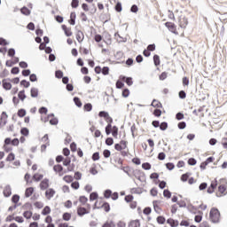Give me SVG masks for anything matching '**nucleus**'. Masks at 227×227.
I'll use <instances>...</instances> for the list:
<instances>
[{
    "mask_svg": "<svg viewBox=\"0 0 227 227\" xmlns=\"http://www.w3.org/2000/svg\"><path fill=\"white\" fill-rule=\"evenodd\" d=\"M178 95L179 98H181L182 100L187 98V93H185V90H180Z\"/></svg>",
    "mask_w": 227,
    "mask_h": 227,
    "instance_id": "603ef678",
    "label": "nucleus"
},
{
    "mask_svg": "<svg viewBox=\"0 0 227 227\" xmlns=\"http://www.w3.org/2000/svg\"><path fill=\"white\" fill-rule=\"evenodd\" d=\"M98 193L97 192H93L90 195V201H95V200H98Z\"/></svg>",
    "mask_w": 227,
    "mask_h": 227,
    "instance_id": "bb28decb",
    "label": "nucleus"
},
{
    "mask_svg": "<svg viewBox=\"0 0 227 227\" xmlns=\"http://www.w3.org/2000/svg\"><path fill=\"white\" fill-rule=\"evenodd\" d=\"M18 116L20 118H24V116H26V109L21 108L18 111Z\"/></svg>",
    "mask_w": 227,
    "mask_h": 227,
    "instance_id": "4c0bfd02",
    "label": "nucleus"
},
{
    "mask_svg": "<svg viewBox=\"0 0 227 227\" xmlns=\"http://www.w3.org/2000/svg\"><path fill=\"white\" fill-rule=\"evenodd\" d=\"M163 196L164 198H168V200H169V198H171V192H169V190H164Z\"/></svg>",
    "mask_w": 227,
    "mask_h": 227,
    "instance_id": "4d7b16f0",
    "label": "nucleus"
},
{
    "mask_svg": "<svg viewBox=\"0 0 227 227\" xmlns=\"http://www.w3.org/2000/svg\"><path fill=\"white\" fill-rule=\"evenodd\" d=\"M151 106L153 107H156L157 109L162 108V103L159 102V100H157V99H153Z\"/></svg>",
    "mask_w": 227,
    "mask_h": 227,
    "instance_id": "ddd939ff",
    "label": "nucleus"
},
{
    "mask_svg": "<svg viewBox=\"0 0 227 227\" xmlns=\"http://www.w3.org/2000/svg\"><path fill=\"white\" fill-rule=\"evenodd\" d=\"M76 40L79 42V43H81V42H82V40H84V34L82 33V31L79 30L77 32Z\"/></svg>",
    "mask_w": 227,
    "mask_h": 227,
    "instance_id": "f3484780",
    "label": "nucleus"
},
{
    "mask_svg": "<svg viewBox=\"0 0 227 227\" xmlns=\"http://www.w3.org/2000/svg\"><path fill=\"white\" fill-rule=\"evenodd\" d=\"M168 224H169L171 227H177L178 226V221L174 220L172 218H168L167 220Z\"/></svg>",
    "mask_w": 227,
    "mask_h": 227,
    "instance_id": "2eb2a0df",
    "label": "nucleus"
},
{
    "mask_svg": "<svg viewBox=\"0 0 227 227\" xmlns=\"http://www.w3.org/2000/svg\"><path fill=\"white\" fill-rule=\"evenodd\" d=\"M189 176H191V173H185L181 176L182 182H187L189 180Z\"/></svg>",
    "mask_w": 227,
    "mask_h": 227,
    "instance_id": "c9c22d12",
    "label": "nucleus"
},
{
    "mask_svg": "<svg viewBox=\"0 0 227 227\" xmlns=\"http://www.w3.org/2000/svg\"><path fill=\"white\" fill-rule=\"evenodd\" d=\"M112 136H114V137H118V127L114 126L112 128Z\"/></svg>",
    "mask_w": 227,
    "mask_h": 227,
    "instance_id": "ea45409f",
    "label": "nucleus"
},
{
    "mask_svg": "<svg viewBox=\"0 0 227 227\" xmlns=\"http://www.w3.org/2000/svg\"><path fill=\"white\" fill-rule=\"evenodd\" d=\"M122 10V7H121V3L118 2L116 4H115V11L120 13V12H121Z\"/></svg>",
    "mask_w": 227,
    "mask_h": 227,
    "instance_id": "e2e57ef3",
    "label": "nucleus"
},
{
    "mask_svg": "<svg viewBox=\"0 0 227 227\" xmlns=\"http://www.w3.org/2000/svg\"><path fill=\"white\" fill-rule=\"evenodd\" d=\"M20 72V69L18 67H14L11 70V74H12L13 75H17V74H19Z\"/></svg>",
    "mask_w": 227,
    "mask_h": 227,
    "instance_id": "de8ad7c7",
    "label": "nucleus"
},
{
    "mask_svg": "<svg viewBox=\"0 0 227 227\" xmlns=\"http://www.w3.org/2000/svg\"><path fill=\"white\" fill-rule=\"evenodd\" d=\"M92 160H100V153L96 152L92 154Z\"/></svg>",
    "mask_w": 227,
    "mask_h": 227,
    "instance_id": "58836bf2",
    "label": "nucleus"
},
{
    "mask_svg": "<svg viewBox=\"0 0 227 227\" xmlns=\"http://www.w3.org/2000/svg\"><path fill=\"white\" fill-rule=\"evenodd\" d=\"M98 116L100 118H105L106 119L109 116V113L106 112V111H101L98 113Z\"/></svg>",
    "mask_w": 227,
    "mask_h": 227,
    "instance_id": "a19ab883",
    "label": "nucleus"
},
{
    "mask_svg": "<svg viewBox=\"0 0 227 227\" xmlns=\"http://www.w3.org/2000/svg\"><path fill=\"white\" fill-rule=\"evenodd\" d=\"M221 217V213L219 212V209L213 207L211 208L209 212V219L213 223H219V219Z\"/></svg>",
    "mask_w": 227,
    "mask_h": 227,
    "instance_id": "f257e3e1",
    "label": "nucleus"
},
{
    "mask_svg": "<svg viewBox=\"0 0 227 227\" xmlns=\"http://www.w3.org/2000/svg\"><path fill=\"white\" fill-rule=\"evenodd\" d=\"M63 180L67 182V184H72L74 182V177L72 176H65Z\"/></svg>",
    "mask_w": 227,
    "mask_h": 227,
    "instance_id": "7c9ffc66",
    "label": "nucleus"
},
{
    "mask_svg": "<svg viewBox=\"0 0 227 227\" xmlns=\"http://www.w3.org/2000/svg\"><path fill=\"white\" fill-rule=\"evenodd\" d=\"M8 56H9L10 58H13V56H15V49L10 48V49L8 50Z\"/></svg>",
    "mask_w": 227,
    "mask_h": 227,
    "instance_id": "0e129e2a",
    "label": "nucleus"
},
{
    "mask_svg": "<svg viewBox=\"0 0 227 227\" xmlns=\"http://www.w3.org/2000/svg\"><path fill=\"white\" fill-rule=\"evenodd\" d=\"M102 208H104L105 212H110L111 211V206L109 205L108 202H105L102 205Z\"/></svg>",
    "mask_w": 227,
    "mask_h": 227,
    "instance_id": "473e14b6",
    "label": "nucleus"
},
{
    "mask_svg": "<svg viewBox=\"0 0 227 227\" xmlns=\"http://www.w3.org/2000/svg\"><path fill=\"white\" fill-rule=\"evenodd\" d=\"M20 200V196L19 194H14L12 197V201L15 204L19 203V201Z\"/></svg>",
    "mask_w": 227,
    "mask_h": 227,
    "instance_id": "a878e982",
    "label": "nucleus"
},
{
    "mask_svg": "<svg viewBox=\"0 0 227 227\" xmlns=\"http://www.w3.org/2000/svg\"><path fill=\"white\" fill-rule=\"evenodd\" d=\"M129 227H141L139 220H133L129 223Z\"/></svg>",
    "mask_w": 227,
    "mask_h": 227,
    "instance_id": "aec40b11",
    "label": "nucleus"
},
{
    "mask_svg": "<svg viewBox=\"0 0 227 227\" xmlns=\"http://www.w3.org/2000/svg\"><path fill=\"white\" fill-rule=\"evenodd\" d=\"M166 168L168 171H173L175 169V164L171 162L166 163Z\"/></svg>",
    "mask_w": 227,
    "mask_h": 227,
    "instance_id": "8fccbe9b",
    "label": "nucleus"
},
{
    "mask_svg": "<svg viewBox=\"0 0 227 227\" xmlns=\"http://www.w3.org/2000/svg\"><path fill=\"white\" fill-rule=\"evenodd\" d=\"M177 127L180 129V130H184V129L187 127V123H185V121H181L177 124Z\"/></svg>",
    "mask_w": 227,
    "mask_h": 227,
    "instance_id": "5fc2aeb1",
    "label": "nucleus"
},
{
    "mask_svg": "<svg viewBox=\"0 0 227 227\" xmlns=\"http://www.w3.org/2000/svg\"><path fill=\"white\" fill-rule=\"evenodd\" d=\"M120 79H121V81H123L124 82H126V84H128V86H132V84H134V82L132 81V77H127V76L121 75Z\"/></svg>",
    "mask_w": 227,
    "mask_h": 227,
    "instance_id": "20e7f679",
    "label": "nucleus"
},
{
    "mask_svg": "<svg viewBox=\"0 0 227 227\" xmlns=\"http://www.w3.org/2000/svg\"><path fill=\"white\" fill-rule=\"evenodd\" d=\"M114 226V222L111 221L110 223L109 222H106L105 223L102 227H113Z\"/></svg>",
    "mask_w": 227,
    "mask_h": 227,
    "instance_id": "774afa93",
    "label": "nucleus"
},
{
    "mask_svg": "<svg viewBox=\"0 0 227 227\" xmlns=\"http://www.w3.org/2000/svg\"><path fill=\"white\" fill-rule=\"evenodd\" d=\"M71 187H72V189H74L75 191H77V189H79V187H80L79 182H77V181L73 182L71 184Z\"/></svg>",
    "mask_w": 227,
    "mask_h": 227,
    "instance_id": "bf43d9fd",
    "label": "nucleus"
},
{
    "mask_svg": "<svg viewBox=\"0 0 227 227\" xmlns=\"http://www.w3.org/2000/svg\"><path fill=\"white\" fill-rule=\"evenodd\" d=\"M43 178V175L42 174H35L33 176V180H35V182H40V180H42Z\"/></svg>",
    "mask_w": 227,
    "mask_h": 227,
    "instance_id": "c85d7f7f",
    "label": "nucleus"
},
{
    "mask_svg": "<svg viewBox=\"0 0 227 227\" xmlns=\"http://www.w3.org/2000/svg\"><path fill=\"white\" fill-rule=\"evenodd\" d=\"M156 221L158 224H164V223H166V218L162 215H160L156 218Z\"/></svg>",
    "mask_w": 227,
    "mask_h": 227,
    "instance_id": "c756f323",
    "label": "nucleus"
},
{
    "mask_svg": "<svg viewBox=\"0 0 227 227\" xmlns=\"http://www.w3.org/2000/svg\"><path fill=\"white\" fill-rule=\"evenodd\" d=\"M112 195H113V191L111 190H106L104 192V196L106 200H109V198H111Z\"/></svg>",
    "mask_w": 227,
    "mask_h": 227,
    "instance_id": "72a5a7b5",
    "label": "nucleus"
},
{
    "mask_svg": "<svg viewBox=\"0 0 227 227\" xmlns=\"http://www.w3.org/2000/svg\"><path fill=\"white\" fill-rule=\"evenodd\" d=\"M8 114H6V112H3L1 114V118H0V121H2V126L4 127V125H6V123H8Z\"/></svg>",
    "mask_w": 227,
    "mask_h": 227,
    "instance_id": "0eeeda50",
    "label": "nucleus"
},
{
    "mask_svg": "<svg viewBox=\"0 0 227 227\" xmlns=\"http://www.w3.org/2000/svg\"><path fill=\"white\" fill-rule=\"evenodd\" d=\"M4 196H5V198H10V196H12V186H10V184L4 187Z\"/></svg>",
    "mask_w": 227,
    "mask_h": 227,
    "instance_id": "423d86ee",
    "label": "nucleus"
},
{
    "mask_svg": "<svg viewBox=\"0 0 227 227\" xmlns=\"http://www.w3.org/2000/svg\"><path fill=\"white\" fill-rule=\"evenodd\" d=\"M49 214H51V207L46 206L44 207V208L42 211V215H49Z\"/></svg>",
    "mask_w": 227,
    "mask_h": 227,
    "instance_id": "b1692460",
    "label": "nucleus"
},
{
    "mask_svg": "<svg viewBox=\"0 0 227 227\" xmlns=\"http://www.w3.org/2000/svg\"><path fill=\"white\" fill-rule=\"evenodd\" d=\"M101 74H103V75H109V67H104L101 69Z\"/></svg>",
    "mask_w": 227,
    "mask_h": 227,
    "instance_id": "c03bdc74",
    "label": "nucleus"
},
{
    "mask_svg": "<svg viewBox=\"0 0 227 227\" xmlns=\"http://www.w3.org/2000/svg\"><path fill=\"white\" fill-rule=\"evenodd\" d=\"M188 24H189V21H188L187 18H185L184 16L179 17V26H180V27L184 29V27H187Z\"/></svg>",
    "mask_w": 227,
    "mask_h": 227,
    "instance_id": "f03ea898",
    "label": "nucleus"
},
{
    "mask_svg": "<svg viewBox=\"0 0 227 227\" xmlns=\"http://www.w3.org/2000/svg\"><path fill=\"white\" fill-rule=\"evenodd\" d=\"M33 192H35V188L33 187L27 188L25 191V197L29 198L30 196H32Z\"/></svg>",
    "mask_w": 227,
    "mask_h": 227,
    "instance_id": "4468645a",
    "label": "nucleus"
},
{
    "mask_svg": "<svg viewBox=\"0 0 227 227\" xmlns=\"http://www.w3.org/2000/svg\"><path fill=\"white\" fill-rule=\"evenodd\" d=\"M66 36H72V30L71 28L67 27V25L61 26Z\"/></svg>",
    "mask_w": 227,
    "mask_h": 227,
    "instance_id": "f8f14e48",
    "label": "nucleus"
},
{
    "mask_svg": "<svg viewBox=\"0 0 227 227\" xmlns=\"http://www.w3.org/2000/svg\"><path fill=\"white\" fill-rule=\"evenodd\" d=\"M2 82H3L4 90H12V83L9 82H6V79H4Z\"/></svg>",
    "mask_w": 227,
    "mask_h": 227,
    "instance_id": "dca6fc26",
    "label": "nucleus"
},
{
    "mask_svg": "<svg viewBox=\"0 0 227 227\" xmlns=\"http://www.w3.org/2000/svg\"><path fill=\"white\" fill-rule=\"evenodd\" d=\"M196 163H197V161H196V159H194V158H190L188 160L189 166H196Z\"/></svg>",
    "mask_w": 227,
    "mask_h": 227,
    "instance_id": "69168bd1",
    "label": "nucleus"
},
{
    "mask_svg": "<svg viewBox=\"0 0 227 227\" xmlns=\"http://www.w3.org/2000/svg\"><path fill=\"white\" fill-rule=\"evenodd\" d=\"M166 27H168V29H169V31H171L172 33H175L176 31V26H175V23H171V22H166L165 23Z\"/></svg>",
    "mask_w": 227,
    "mask_h": 227,
    "instance_id": "1a4fd4ad",
    "label": "nucleus"
},
{
    "mask_svg": "<svg viewBox=\"0 0 227 227\" xmlns=\"http://www.w3.org/2000/svg\"><path fill=\"white\" fill-rule=\"evenodd\" d=\"M209 188L215 191V189H217V179H215L214 181L211 182Z\"/></svg>",
    "mask_w": 227,
    "mask_h": 227,
    "instance_id": "3c124183",
    "label": "nucleus"
},
{
    "mask_svg": "<svg viewBox=\"0 0 227 227\" xmlns=\"http://www.w3.org/2000/svg\"><path fill=\"white\" fill-rule=\"evenodd\" d=\"M29 81L31 82H36V81H38V78L36 77V74H31L29 75Z\"/></svg>",
    "mask_w": 227,
    "mask_h": 227,
    "instance_id": "09e8293b",
    "label": "nucleus"
},
{
    "mask_svg": "<svg viewBox=\"0 0 227 227\" xmlns=\"http://www.w3.org/2000/svg\"><path fill=\"white\" fill-rule=\"evenodd\" d=\"M20 134L22 136H29V129L27 128H22L20 129Z\"/></svg>",
    "mask_w": 227,
    "mask_h": 227,
    "instance_id": "37998d69",
    "label": "nucleus"
},
{
    "mask_svg": "<svg viewBox=\"0 0 227 227\" xmlns=\"http://www.w3.org/2000/svg\"><path fill=\"white\" fill-rule=\"evenodd\" d=\"M106 145L107 146H113V145H114V139H113V137H107L106 139Z\"/></svg>",
    "mask_w": 227,
    "mask_h": 227,
    "instance_id": "2f4dec72",
    "label": "nucleus"
},
{
    "mask_svg": "<svg viewBox=\"0 0 227 227\" xmlns=\"http://www.w3.org/2000/svg\"><path fill=\"white\" fill-rule=\"evenodd\" d=\"M160 129L161 130H167L168 129V122L163 121L160 124Z\"/></svg>",
    "mask_w": 227,
    "mask_h": 227,
    "instance_id": "13d9d810",
    "label": "nucleus"
},
{
    "mask_svg": "<svg viewBox=\"0 0 227 227\" xmlns=\"http://www.w3.org/2000/svg\"><path fill=\"white\" fill-rule=\"evenodd\" d=\"M55 76L57 77V79H63V71L57 70L55 72Z\"/></svg>",
    "mask_w": 227,
    "mask_h": 227,
    "instance_id": "49530a36",
    "label": "nucleus"
},
{
    "mask_svg": "<svg viewBox=\"0 0 227 227\" xmlns=\"http://www.w3.org/2000/svg\"><path fill=\"white\" fill-rule=\"evenodd\" d=\"M54 194H56V191H54V189L52 188H50L45 192V196L47 200H51V198H54Z\"/></svg>",
    "mask_w": 227,
    "mask_h": 227,
    "instance_id": "39448f33",
    "label": "nucleus"
},
{
    "mask_svg": "<svg viewBox=\"0 0 227 227\" xmlns=\"http://www.w3.org/2000/svg\"><path fill=\"white\" fill-rule=\"evenodd\" d=\"M71 6H72V8H78L79 7V0H72Z\"/></svg>",
    "mask_w": 227,
    "mask_h": 227,
    "instance_id": "680f3d73",
    "label": "nucleus"
},
{
    "mask_svg": "<svg viewBox=\"0 0 227 227\" xmlns=\"http://www.w3.org/2000/svg\"><path fill=\"white\" fill-rule=\"evenodd\" d=\"M18 97L20 98V100H21L22 102H24V100H26V90H20L18 94Z\"/></svg>",
    "mask_w": 227,
    "mask_h": 227,
    "instance_id": "4be33fe9",
    "label": "nucleus"
},
{
    "mask_svg": "<svg viewBox=\"0 0 227 227\" xmlns=\"http://www.w3.org/2000/svg\"><path fill=\"white\" fill-rule=\"evenodd\" d=\"M153 63L155 67H159V65H160V57H159V55L153 56Z\"/></svg>",
    "mask_w": 227,
    "mask_h": 227,
    "instance_id": "5701e85b",
    "label": "nucleus"
},
{
    "mask_svg": "<svg viewBox=\"0 0 227 227\" xmlns=\"http://www.w3.org/2000/svg\"><path fill=\"white\" fill-rule=\"evenodd\" d=\"M40 187L42 191H45L46 189H49V179L47 178L43 179L40 184Z\"/></svg>",
    "mask_w": 227,
    "mask_h": 227,
    "instance_id": "6e6552de",
    "label": "nucleus"
},
{
    "mask_svg": "<svg viewBox=\"0 0 227 227\" xmlns=\"http://www.w3.org/2000/svg\"><path fill=\"white\" fill-rule=\"evenodd\" d=\"M20 12H21L22 15H26L27 17L31 15V11L26 6H23L20 9Z\"/></svg>",
    "mask_w": 227,
    "mask_h": 227,
    "instance_id": "a211bd4d",
    "label": "nucleus"
},
{
    "mask_svg": "<svg viewBox=\"0 0 227 227\" xmlns=\"http://www.w3.org/2000/svg\"><path fill=\"white\" fill-rule=\"evenodd\" d=\"M53 171H55V173H59V176H63V173H61L63 171V166L60 164L55 165L53 167Z\"/></svg>",
    "mask_w": 227,
    "mask_h": 227,
    "instance_id": "9d476101",
    "label": "nucleus"
},
{
    "mask_svg": "<svg viewBox=\"0 0 227 227\" xmlns=\"http://www.w3.org/2000/svg\"><path fill=\"white\" fill-rule=\"evenodd\" d=\"M115 86H116V88H117L118 90H121V88H123V86H125V83H123V82L118 80V81L116 82Z\"/></svg>",
    "mask_w": 227,
    "mask_h": 227,
    "instance_id": "864d4df0",
    "label": "nucleus"
},
{
    "mask_svg": "<svg viewBox=\"0 0 227 227\" xmlns=\"http://www.w3.org/2000/svg\"><path fill=\"white\" fill-rule=\"evenodd\" d=\"M207 187H208V184L207 183H201L199 186V189L200 191H205V189H207Z\"/></svg>",
    "mask_w": 227,
    "mask_h": 227,
    "instance_id": "338daca9",
    "label": "nucleus"
},
{
    "mask_svg": "<svg viewBox=\"0 0 227 227\" xmlns=\"http://www.w3.org/2000/svg\"><path fill=\"white\" fill-rule=\"evenodd\" d=\"M19 61H20L19 58L15 57L14 61L7 60L5 62V66L9 67H12L13 65H17V63H19Z\"/></svg>",
    "mask_w": 227,
    "mask_h": 227,
    "instance_id": "9b49d317",
    "label": "nucleus"
},
{
    "mask_svg": "<svg viewBox=\"0 0 227 227\" xmlns=\"http://www.w3.org/2000/svg\"><path fill=\"white\" fill-rule=\"evenodd\" d=\"M62 218L64 221H70V219H72V215L70 213H64Z\"/></svg>",
    "mask_w": 227,
    "mask_h": 227,
    "instance_id": "f704fd0d",
    "label": "nucleus"
},
{
    "mask_svg": "<svg viewBox=\"0 0 227 227\" xmlns=\"http://www.w3.org/2000/svg\"><path fill=\"white\" fill-rule=\"evenodd\" d=\"M86 214H90V211H88L86 207H80L77 208V215L79 217H82V215H86Z\"/></svg>",
    "mask_w": 227,
    "mask_h": 227,
    "instance_id": "7ed1b4c3",
    "label": "nucleus"
},
{
    "mask_svg": "<svg viewBox=\"0 0 227 227\" xmlns=\"http://www.w3.org/2000/svg\"><path fill=\"white\" fill-rule=\"evenodd\" d=\"M142 168L143 169H145V171H148L152 169V164H150L149 162L143 163Z\"/></svg>",
    "mask_w": 227,
    "mask_h": 227,
    "instance_id": "e433bc0d",
    "label": "nucleus"
},
{
    "mask_svg": "<svg viewBox=\"0 0 227 227\" xmlns=\"http://www.w3.org/2000/svg\"><path fill=\"white\" fill-rule=\"evenodd\" d=\"M218 192H220V194H223L224 196H226V185L224 184H220L218 186Z\"/></svg>",
    "mask_w": 227,
    "mask_h": 227,
    "instance_id": "412c9836",
    "label": "nucleus"
},
{
    "mask_svg": "<svg viewBox=\"0 0 227 227\" xmlns=\"http://www.w3.org/2000/svg\"><path fill=\"white\" fill-rule=\"evenodd\" d=\"M30 96L32 97V98H36V97H38V89L33 87L30 90Z\"/></svg>",
    "mask_w": 227,
    "mask_h": 227,
    "instance_id": "6ab92c4d",
    "label": "nucleus"
},
{
    "mask_svg": "<svg viewBox=\"0 0 227 227\" xmlns=\"http://www.w3.org/2000/svg\"><path fill=\"white\" fill-rule=\"evenodd\" d=\"M83 107H84L85 111H88V112H90V111H91V109H93V106L90 103L85 104Z\"/></svg>",
    "mask_w": 227,
    "mask_h": 227,
    "instance_id": "052dcab7",
    "label": "nucleus"
},
{
    "mask_svg": "<svg viewBox=\"0 0 227 227\" xmlns=\"http://www.w3.org/2000/svg\"><path fill=\"white\" fill-rule=\"evenodd\" d=\"M103 155L105 157V159H109L111 157V151L106 149L103 152Z\"/></svg>",
    "mask_w": 227,
    "mask_h": 227,
    "instance_id": "6e6d98bb",
    "label": "nucleus"
},
{
    "mask_svg": "<svg viewBox=\"0 0 227 227\" xmlns=\"http://www.w3.org/2000/svg\"><path fill=\"white\" fill-rule=\"evenodd\" d=\"M23 217H25V219H31V217H33V212L31 211H25L23 213Z\"/></svg>",
    "mask_w": 227,
    "mask_h": 227,
    "instance_id": "cd10ccee",
    "label": "nucleus"
},
{
    "mask_svg": "<svg viewBox=\"0 0 227 227\" xmlns=\"http://www.w3.org/2000/svg\"><path fill=\"white\" fill-rule=\"evenodd\" d=\"M74 102L77 107H82V102H81V98L74 97Z\"/></svg>",
    "mask_w": 227,
    "mask_h": 227,
    "instance_id": "393cba45",
    "label": "nucleus"
},
{
    "mask_svg": "<svg viewBox=\"0 0 227 227\" xmlns=\"http://www.w3.org/2000/svg\"><path fill=\"white\" fill-rule=\"evenodd\" d=\"M7 162H12V160H15V154L13 153H9L6 158Z\"/></svg>",
    "mask_w": 227,
    "mask_h": 227,
    "instance_id": "79ce46f5",
    "label": "nucleus"
},
{
    "mask_svg": "<svg viewBox=\"0 0 227 227\" xmlns=\"http://www.w3.org/2000/svg\"><path fill=\"white\" fill-rule=\"evenodd\" d=\"M20 86H24V88H29V86H31V83L26 80H22L20 82Z\"/></svg>",
    "mask_w": 227,
    "mask_h": 227,
    "instance_id": "a18cd8bd",
    "label": "nucleus"
}]
</instances>
